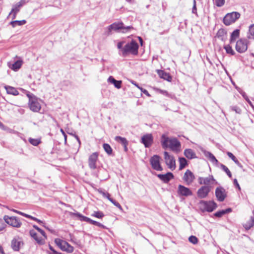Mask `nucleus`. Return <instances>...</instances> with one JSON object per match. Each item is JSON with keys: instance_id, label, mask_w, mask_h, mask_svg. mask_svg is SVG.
<instances>
[{"instance_id": "f257e3e1", "label": "nucleus", "mask_w": 254, "mask_h": 254, "mask_svg": "<svg viewBox=\"0 0 254 254\" xmlns=\"http://www.w3.org/2000/svg\"><path fill=\"white\" fill-rule=\"evenodd\" d=\"M161 143L164 149L169 148L173 151H177L181 147V143L176 138H170L165 134L161 136Z\"/></svg>"}, {"instance_id": "f03ea898", "label": "nucleus", "mask_w": 254, "mask_h": 254, "mask_svg": "<svg viewBox=\"0 0 254 254\" xmlns=\"http://www.w3.org/2000/svg\"><path fill=\"white\" fill-rule=\"evenodd\" d=\"M26 96L29 99L28 105L30 110L33 112H39L43 101L29 92L26 94Z\"/></svg>"}, {"instance_id": "7ed1b4c3", "label": "nucleus", "mask_w": 254, "mask_h": 254, "mask_svg": "<svg viewBox=\"0 0 254 254\" xmlns=\"http://www.w3.org/2000/svg\"><path fill=\"white\" fill-rule=\"evenodd\" d=\"M138 45L135 41L126 44L122 49V55L123 57H126L127 55L131 54L137 55L138 53Z\"/></svg>"}, {"instance_id": "20e7f679", "label": "nucleus", "mask_w": 254, "mask_h": 254, "mask_svg": "<svg viewBox=\"0 0 254 254\" xmlns=\"http://www.w3.org/2000/svg\"><path fill=\"white\" fill-rule=\"evenodd\" d=\"M133 27L130 26H124L123 22H115L108 27V34H110L112 31L121 30L122 33L128 32Z\"/></svg>"}, {"instance_id": "39448f33", "label": "nucleus", "mask_w": 254, "mask_h": 254, "mask_svg": "<svg viewBox=\"0 0 254 254\" xmlns=\"http://www.w3.org/2000/svg\"><path fill=\"white\" fill-rule=\"evenodd\" d=\"M240 17L238 12H232L227 13L223 18V23L226 26H229L234 23Z\"/></svg>"}, {"instance_id": "423d86ee", "label": "nucleus", "mask_w": 254, "mask_h": 254, "mask_svg": "<svg viewBox=\"0 0 254 254\" xmlns=\"http://www.w3.org/2000/svg\"><path fill=\"white\" fill-rule=\"evenodd\" d=\"M56 244L61 249V250L68 253H72L73 251V247L67 242L59 238L55 240Z\"/></svg>"}, {"instance_id": "0eeeda50", "label": "nucleus", "mask_w": 254, "mask_h": 254, "mask_svg": "<svg viewBox=\"0 0 254 254\" xmlns=\"http://www.w3.org/2000/svg\"><path fill=\"white\" fill-rule=\"evenodd\" d=\"M71 215L75 216L79 218V219L81 221H85L89 223L90 224L97 226L99 227L103 228H104L105 227L101 223L97 222L96 221L93 220L91 219L90 218L87 217L86 216H83L81 214H80L79 213H70Z\"/></svg>"}, {"instance_id": "6e6552de", "label": "nucleus", "mask_w": 254, "mask_h": 254, "mask_svg": "<svg viewBox=\"0 0 254 254\" xmlns=\"http://www.w3.org/2000/svg\"><path fill=\"white\" fill-rule=\"evenodd\" d=\"M3 219L5 223L12 227L19 228L21 225V222L19 219L16 217H9L8 216L5 215L3 217Z\"/></svg>"}, {"instance_id": "1a4fd4ad", "label": "nucleus", "mask_w": 254, "mask_h": 254, "mask_svg": "<svg viewBox=\"0 0 254 254\" xmlns=\"http://www.w3.org/2000/svg\"><path fill=\"white\" fill-rule=\"evenodd\" d=\"M164 159L165 163L168 167L171 170H174L176 168V162L174 157L169 154L167 152H164Z\"/></svg>"}, {"instance_id": "9d476101", "label": "nucleus", "mask_w": 254, "mask_h": 254, "mask_svg": "<svg viewBox=\"0 0 254 254\" xmlns=\"http://www.w3.org/2000/svg\"><path fill=\"white\" fill-rule=\"evenodd\" d=\"M248 49V43L246 39H241L239 40L236 45V51L240 53H243L247 51Z\"/></svg>"}, {"instance_id": "9b49d317", "label": "nucleus", "mask_w": 254, "mask_h": 254, "mask_svg": "<svg viewBox=\"0 0 254 254\" xmlns=\"http://www.w3.org/2000/svg\"><path fill=\"white\" fill-rule=\"evenodd\" d=\"M215 195L218 201L222 202L226 198L227 193L224 188L222 187H219L215 190Z\"/></svg>"}, {"instance_id": "f8f14e48", "label": "nucleus", "mask_w": 254, "mask_h": 254, "mask_svg": "<svg viewBox=\"0 0 254 254\" xmlns=\"http://www.w3.org/2000/svg\"><path fill=\"white\" fill-rule=\"evenodd\" d=\"M160 157L157 155H153L150 160L152 167L156 171H162L163 168L160 164Z\"/></svg>"}, {"instance_id": "ddd939ff", "label": "nucleus", "mask_w": 254, "mask_h": 254, "mask_svg": "<svg viewBox=\"0 0 254 254\" xmlns=\"http://www.w3.org/2000/svg\"><path fill=\"white\" fill-rule=\"evenodd\" d=\"M25 0H21L14 5H13L12 8L9 13V15H12V19H14L16 18L17 13L19 11L21 6L25 3Z\"/></svg>"}, {"instance_id": "4468645a", "label": "nucleus", "mask_w": 254, "mask_h": 254, "mask_svg": "<svg viewBox=\"0 0 254 254\" xmlns=\"http://www.w3.org/2000/svg\"><path fill=\"white\" fill-rule=\"evenodd\" d=\"M30 234L37 243L40 245L44 244L45 240L47 239L46 235H41L40 234L36 233L34 230H31Z\"/></svg>"}, {"instance_id": "2eb2a0df", "label": "nucleus", "mask_w": 254, "mask_h": 254, "mask_svg": "<svg viewBox=\"0 0 254 254\" xmlns=\"http://www.w3.org/2000/svg\"><path fill=\"white\" fill-rule=\"evenodd\" d=\"M195 179L192 172L190 170H187L183 177V179L187 185L191 184Z\"/></svg>"}, {"instance_id": "dca6fc26", "label": "nucleus", "mask_w": 254, "mask_h": 254, "mask_svg": "<svg viewBox=\"0 0 254 254\" xmlns=\"http://www.w3.org/2000/svg\"><path fill=\"white\" fill-rule=\"evenodd\" d=\"M98 157V154L97 152H94L90 155L88 159V165L90 169H95L96 168Z\"/></svg>"}, {"instance_id": "f3484780", "label": "nucleus", "mask_w": 254, "mask_h": 254, "mask_svg": "<svg viewBox=\"0 0 254 254\" xmlns=\"http://www.w3.org/2000/svg\"><path fill=\"white\" fill-rule=\"evenodd\" d=\"M178 193L181 196H188L192 195L191 191L188 188L179 185L178 189Z\"/></svg>"}, {"instance_id": "a211bd4d", "label": "nucleus", "mask_w": 254, "mask_h": 254, "mask_svg": "<svg viewBox=\"0 0 254 254\" xmlns=\"http://www.w3.org/2000/svg\"><path fill=\"white\" fill-rule=\"evenodd\" d=\"M153 142V136L151 134H147L141 137V143L145 147H149Z\"/></svg>"}, {"instance_id": "6ab92c4d", "label": "nucleus", "mask_w": 254, "mask_h": 254, "mask_svg": "<svg viewBox=\"0 0 254 254\" xmlns=\"http://www.w3.org/2000/svg\"><path fill=\"white\" fill-rule=\"evenodd\" d=\"M100 193L103 195V197L107 198L110 202H111L115 206L118 207L120 210H122L123 208L119 203L116 202L113 198L110 197V195L108 192H105L103 191H100Z\"/></svg>"}, {"instance_id": "aec40b11", "label": "nucleus", "mask_w": 254, "mask_h": 254, "mask_svg": "<svg viewBox=\"0 0 254 254\" xmlns=\"http://www.w3.org/2000/svg\"><path fill=\"white\" fill-rule=\"evenodd\" d=\"M157 177L164 183H168L173 178L174 176L172 173H167L166 174H158Z\"/></svg>"}, {"instance_id": "412c9836", "label": "nucleus", "mask_w": 254, "mask_h": 254, "mask_svg": "<svg viewBox=\"0 0 254 254\" xmlns=\"http://www.w3.org/2000/svg\"><path fill=\"white\" fill-rule=\"evenodd\" d=\"M216 37L222 41H225L227 39V32L223 29H220L216 34Z\"/></svg>"}, {"instance_id": "4be33fe9", "label": "nucleus", "mask_w": 254, "mask_h": 254, "mask_svg": "<svg viewBox=\"0 0 254 254\" xmlns=\"http://www.w3.org/2000/svg\"><path fill=\"white\" fill-rule=\"evenodd\" d=\"M115 139L117 142L121 143L124 146V149L126 151L127 150V146L128 145V141L126 138L120 136H117L115 137Z\"/></svg>"}, {"instance_id": "5701e85b", "label": "nucleus", "mask_w": 254, "mask_h": 254, "mask_svg": "<svg viewBox=\"0 0 254 254\" xmlns=\"http://www.w3.org/2000/svg\"><path fill=\"white\" fill-rule=\"evenodd\" d=\"M4 88L5 89L7 93L8 94H11L14 96H16L19 94L18 91L13 87L6 85L4 86Z\"/></svg>"}, {"instance_id": "b1692460", "label": "nucleus", "mask_w": 254, "mask_h": 254, "mask_svg": "<svg viewBox=\"0 0 254 254\" xmlns=\"http://www.w3.org/2000/svg\"><path fill=\"white\" fill-rule=\"evenodd\" d=\"M108 81L109 82L113 84L115 87L118 89H120L121 88L122 81L120 80H116L113 77L110 76L108 79Z\"/></svg>"}, {"instance_id": "393cba45", "label": "nucleus", "mask_w": 254, "mask_h": 254, "mask_svg": "<svg viewBox=\"0 0 254 254\" xmlns=\"http://www.w3.org/2000/svg\"><path fill=\"white\" fill-rule=\"evenodd\" d=\"M253 214L254 216H252L250 220L244 225V228L247 230H250L252 227L254 226V210L253 211Z\"/></svg>"}, {"instance_id": "a878e982", "label": "nucleus", "mask_w": 254, "mask_h": 254, "mask_svg": "<svg viewBox=\"0 0 254 254\" xmlns=\"http://www.w3.org/2000/svg\"><path fill=\"white\" fill-rule=\"evenodd\" d=\"M184 155L188 159H191L195 157V152L191 149H186L184 151Z\"/></svg>"}, {"instance_id": "bb28decb", "label": "nucleus", "mask_w": 254, "mask_h": 254, "mask_svg": "<svg viewBox=\"0 0 254 254\" xmlns=\"http://www.w3.org/2000/svg\"><path fill=\"white\" fill-rule=\"evenodd\" d=\"M158 73L161 78L165 80H166L168 81H170L172 80V77L170 74L163 70H159L158 71Z\"/></svg>"}, {"instance_id": "cd10ccee", "label": "nucleus", "mask_w": 254, "mask_h": 254, "mask_svg": "<svg viewBox=\"0 0 254 254\" xmlns=\"http://www.w3.org/2000/svg\"><path fill=\"white\" fill-rule=\"evenodd\" d=\"M197 196L200 198H204L206 196V187H201L197 191Z\"/></svg>"}, {"instance_id": "c85d7f7f", "label": "nucleus", "mask_w": 254, "mask_h": 254, "mask_svg": "<svg viewBox=\"0 0 254 254\" xmlns=\"http://www.w3.org/2000/svg\"><path fill=\"white\" fill-rule=\"evenodd\" d=\"M21 242L16 239H13L11 242V247L14 251H18L21 246Z\"/></svg>"}, {"instance_id": "c756f323", "label": "nucleus", "mask_w": 254, "mask_h": 254, "mask_svg": "<svg viewBox=\"0 0 254 254\" xmlns=\"http://www.w3.org/2000/svg\"><path fill=\"white\" fill-rule=\"evenodd\" d=\"M232 211V209L230 208H228L225 210H222L218 211L214 213V216L217 217H221L223 215L225 214L228 213Z\"/></svg>"}, {"instance_id": "7c9ffc66", "label": "nucleus", "mask_w": 254, "mask_h": 254, "mask_svg": "<svg viewBox=\"0 0 254 254\" xmlns=\"http://www.w3.org/2000/svg\"><path fill=\"white\" fill-rule=\"evenodd\" d=\"M217 207V204L213 201H207V212H212Z\"/></svg>"}, {"instance_id": "2f4dec72", "label": "nucleus", "mask_w": 254, "mask_h": 254, "mask_svg": "<svg viewBox=\"0 0 254 254\" xmlns=\"http://www.w3.org/2000/svg\"><path fill=\"white\" fill-rule=\"evenodd\" d=\"M22 64V61L21 60H18L15 62L14 64H13L10 67L11 69L17 71L18 70L21 66Z\"/></svg>"}, {"instance_id": "473e14b6", "label": "nucleus", "mask_w": 254, "mask_h": 254, "mask_svg": "<svg viewBox=\"0 0 254 254\" xmlns=\"http://www.w3.org/2000/svg\"><path fill=\"white\" fill-rule=\"evenodd\" d=\"M240 34V30L239 29L235 30L231 34L230 38V43L234 42L236 39L239 37Z\"/></svg>"}, {"instance_id": "72a5a7b5", "label": "nucleus", "mask_w": 254, "mask_h": 254, "mask_svg": "<svg viewBox=\"0 0 254 254\" xmlns=\"http://www.w3.org/2000/svg\"><path fill=\"white\" fill-rule=\"evenodd\" d=\"M217 184V182L214 179L213 176H209L207 177V192L209 191L208 185H215Z\"/></svg>"}, {"instance_id": "f704fd0d", "label": "nucleus", "mask_w": 254, "mask_h": 254, "mask_svg": "<svg viewBox=\"0 0 254 254\" xmlns=\"http://www.w3.org/2000/svg\"><path fill=\"white\" fill-rule=\"evenodd\" d=\"M26 23V21L25 20H20V21H19V20L12 21L10 22V24L13 27H15L16 25H19V26L23 25L25 24Z\"/></svg>"}, {"instance_id": "c9c22d12", "label": "nucleus", "mask_w": 254, "mask_h": 254, "mask_svg": "<svg viewBox=\"0 0 254 254\" xmlns=\"http://www.w3.org/2000/svg\"><path fill=\"white\" fill-rule=\"evenodd\" d=\"M247 38L249 39L254 38V24L249 27V32L248 34Z\"/></svg>"}, {"instance_id": "e433bc0d", "label": "nucleus", "mask_w": 254, "mask_h": 254, "mask_svg": "<svg viewBox=\"0 0 254 254\" xmlns=\"http://www.w3.org/2000/svg\"><path fill=\"white\" fill-rule=\"evenodd\" d=\"M179 163V169L182 170L187 165V161L185 158H180Z\"/></svg>"}, {"instance_id": "4c0bfd02", "label": "nucleus", "mask_w": 254, "mask_h": 254, "mask_svg": "<svg viewBox=\"0 0 254 254\" xmlns=\"http://www.w3.org/2000/svg\"><path fill=\"white\" fill-rule=\"evenodd\" d=\"M207 157H209L210 161L214 164L216 165L218 163V160L210 152H207Z\"/></svg>"}, {"instance_id": "58836bf2", "label": "nucleus", "mask_w": 254, "mask_h": 254, "mask_svg": "<svg viewBox=\"0 0 254 254\" xmlns=\"http://www.w3.org/2000/svg\"><path fill=\"white\" fill-rule=\"evenodd\" d=\"M224 48L226 50L227 54L231 55H234L235 54V51L232 49V47L229 45H226L224 47Z\"/></svg>"}, {"instance_id": "ea45409f", "label": "nucleus", "mask_w": 254, "mask_h": 254, "mask_svg": "<svg viewBox=\"0 0 254 254\" xmlns=\"http://www.w3.org/2000/svg\"><path fill=\"white\" fill-rule=\"evenodd\" d=\"M227 155L229 158H230L237 165L240 166L241 164L238 160V159L236 158V157L231 152H228L227 153Z\"/></svg>"}, {"instance_id": "a19ab883", "label": "nucleus", "mask_w": 254, "mask_h": 254, "mask_svg": "<svg viewBox=\"0 0 254 254\" xmlns=\"http://www.w3.org/2000/svg\"><path fill=\"white\" fill-rule=\"evenodd\" d=\"M91 216L101 219L104 217V214L101 211H94L93 213L91 214Z\"/></svg>"}, {"instance_id": "79ce46f5", "label": "nucleus", "mask_w": 254, "mask_h": 254, "mask_svg": "<svg viewBox=\"0 0 254 254\" xmlns=\"http://www.w3.org/2000/svg\"><path fill=\"white\" fill-rule=\"evenodd\" d=\"M221 168L227 174L229 178H232V174L227 166L223 164H221Z\"/></svg>"}, {"instance_id": "37998d69", "label": "nucleus", "mask_w": 254, "mask_h": 254, "mask_svg": "<svg viewBox=\"0 0 254 254\" xmlns=\"http://www.w3.org/2000/svg\"><path fill=\"white\" fill-rule=\"evenodd\" d=\"M199 207L203 211H206V202L205 201H201L199 203Z\"/></svg>"}, {"instance_id": "c03bdc74", "label": "nucleus", "mask_w": 254, "mask_h": 254, "mask_svg": "<svg viewBox=\"0 0 254 254\" xmlns=\"http://www.w3.org/2000/svg\"><path fill=\"white\" fill-rule=\"evenodd\" d=\"M213 3L218 7L222 6L225 3V0H213Z\"/></svg>"}, {"instance_id": "a18cd8bd", "label": "nucleus", "mask_w": 254, "mask_h": 254, "mask_svg": "<svg viewBox=\"0 0 254 254\" xmlns=\"http://www.w3.org/2000/svg\"><path fill=\"white\" fill-rule=\"evenodd\" d=\"M103 148L105 151L108 154H111L112 152V149L108 144H104Z\"/></svg>"}, {"instance_id": "49530a36", "label": "nucleus", "mask_w": 254, "mask_h": 254, "mask_svg": "<svg viewBox=\"0 0 254 254\" xmlns=\"http://www.w3.org/2000/svg\"><path fill=\"white\" fill-rule=\"evenodd\" d=\"M29 141L31 144H32L34 146L38 145L40 142V141L39 139H34V138H29Z\"/></svg>"}, {"instance_id": "de8ad7c7", "label": "nucleus", "mask_w": 254, "mask_h": 254, "mask_svg": "<svg viewBox=\"0 0 254 254\" xmlns=\"http://www.w3.org/2000/svg\"><path fill=\"white\" fill-rule=\"evenodd\" d=\"M189 241L190 243L193 244H196L198 242V239L197 238L194 236H191L189 238Z\"/></svg>"}, {"instance_id": "09e8293b", "label": "nucleus", "mask_w": 254, "mask_h": 254, "mask_svg": "<svg viewBox=\"0 0 254 254\" xmlns=\"http://www.w3.org/2000/svg\"><path fill=\"white\" fill-rule=\"evenodd\" d=\"M231 109L232 111L236 112L237 114H241V109L237 106H231Z\"/></svg>"}, {"instance_id": "8fccbe9b", "label": "nucleus", "mask_w": 254, "mask_h": 254, "mask_svg": "<svg viewBox=\"0 0 254 254\" xmlns=\"http://www.w3.org/2000/svg\"><path fill=\"white\" fill-rule=\"evenodd\" d=\"M198 182L200 185H205L206 184V178L199 177L198 179Z\"/></svg>"}, {"instance_id": "3c124183", "label": "nucleus", "mask_w": 254, "mask_h": 254, "mask_svg": "<svg viewBox=\"0 0 254 254\" xmlns=\"http://www.w3.org/2000/svg\"><path fill=\"white\" fill-rule=\"evenodd\" d=\"M33 227L38 231L39 234H40L41 235H46L45 232L41 229L39 228L38 226L34 225Z\"/></svg>"}, {"instance_id": "603ef678", "label": "nucleus", "mask_w": 254, "mask_h": 254, "mask_svg": "<svg viewBox=\"0 0 254 254\" xmlns=\"http://www.w3.org/2000/svg\"><path fill=\"white\" fill-rule=\"evenodd\" d=\"M5 226V224L3 222V220L0 219V231H2Z\"/></svg>"}, {"instance_id": "864d4df0", "label": "nucleus", "mask_w": 254, "mask_h": 254, "mask_svg": "<svg viewBox=\"0 0 254 254\" xmlns=\"http://www.w3.org/2000/svg\"><path fill=\"white\" fill-rule=\"evenodd\" d=\"M124 43H125V42L122 41V42H119L117 44V48L119 49H120L121 52H122V49L123 48L122 47Z\"/></svg>"}, {"instance_id": "5fc2aeb1", "label": "nucleus", "mask_w": 254, "mask_h": 254, "mask_svg": "<svg viewBox=\"0 0 254 254\" xmlns=\"http://www.w3.org/2000/svg\"><path fill=\"white\" fill-rule=\"evenodd\" d=\"M234 185L237 187L239 190H241V187L237 181V180L236 179H235L234 180Z\"/></svg>"}, {"instance_id": "6e6d98bb", "label": "nucleus", "mask_w": 254, "mask_h": 254, "mask_svg": "<svg viewBox=\"0 0 254 254\" xmlns=\"http://www.w3.org/2000/svg\"><path fill=\"white\" fill-rule=\"evenodd\" d=\"M24 216L26 217V218H30L33 220H34V221H36L37 220V218L34 217H33L30 215H28V214H25L24 213Z\"/></svg>"}, {"instance_id": "4d7b16f0", "label": "nucleus", "mask_w": 254, "mask_h": 254, "mask_svg": "<svg viewBox=\"0 0 254 254\" xmlns=\"http://www.w3.org/2000/svg\"><path fill=\"white\" fill-rule=\"evenodd\" d=\"M11 211L16 213H17L19 215H21L22 216H24V213H23L21 211H18L17 210H15V209H10Z\"/></svg>"}, {"instance_id": "13d9d810", "label": "nucleus", "mask_w": 254, "mask_h": 254, "mask_svg": "<svg viewBox=\"0 0 254 254\" xmlns=\"http://www.w3.org/2000/svg\"><path fill=\"white\" fill-rule=\"evenodd\" d=\"M196 11V3H195V0H194V1H193V5L192 9V12L193 13H195Z\"/></svg>"}, {"instance_id": "bf43d9fd", "label": "nucleus", "mask_w": 254, "mask_h": 254, "mask_svg": "<svg viewBox=\"0 0 254 254\" xmlns=\"http://www.w3.org/2000/svg\"><path fill=\"white\" fill-rule=\"evenodd\" d=\"M141 91L144 93L145 95H146L147 96H150V94H149L148 92L146 89H143V88H140Z\"/></svg>"}, {"instance_id": "052dcab7", "label": "nucleus", "mask_w": 254, "mask_h": 254, "mask_svg": "<svg viewBox=\"0 0 254 254\" xmlns=\"http://www.w3.org/2000/svg\"><path fill=\"white\" fill-rule=\"evenodd\" d=\"M241 94L242 95V96L245 98V99L246 100H247L248 98V97L247 96V95H246V93L243 91V92H241Z\"/></svg>"}, {"instance_id": "680f3d73", "label": "nucleus", "mask_w": 254, "mask_h": 254, "mask_svg": "<svg viewBox=\"0 0 254 254\" xmlns=\"http://www.w3.org/2000/svg\"><path fill=\"white\" fill-rule=\"evenodd\" d=\"M160 92L161 93H162V94L164 95H166V96H168V93L166 91H165V90H161L160 91Z\"/></svg>"}, {"instance_id": "e2e57ef3", "label": "nucleus", "mask_w": 254, "mask_h": 254, "mask_svg": "<svg viewBox=\"0 0 254 254\" xmlns=\"http://www.w3.org/2000/svg\"><path fill=\"white\" fill-rule=\"evenodd\" d=\"M246 101L248 102V103L250 104V105L254 109V105H253L252 102L250 100V99L249 98L247 99V100H246Z\"/></svg>"}, {"instance_id": "0e129e2a", "label": "nucleus", "mask_w": 254, "mask_h": 254, "mask_svg": "<svg viewBox=\"0 0 254 254\" xmlns=\"http://www.w3.org/2000/svg\"><path fill=\"white\" fill-rule=\"evenodd\" d=\"M0 254H5L1 246H0Z\"/></svg>"}, {"instance_id": "69168bd1", "label": "nucleus", "mask_w": 254, "mask_h": 254, "mask_svg": "<svg viewBox=\"0 0 254 254\" xmlns=\"http://www.w3.org/2000/svg\"><path fill=\"white\" fill-rule=\"evenodd\" d=\"M132 84H133L135 86H136L137 88H138L139 89H140V88H141V87H140L135 82H132Z\"/></svg>"}, {"instance_id": "338daca9", "label": "nucleus", "mask_w": 254, "mask_h": 254, "mask_svg": "<svg viewBox=\"0 0 254 254\" xmlns=\"http://www.w3.org/2000/svg\"><path fill=\"white\" fill-rule=\"evenodd\" d=\"M36 221L38 223H40V224H43V222L42 221H41L40 220H39V219H38L37 218V220H36Z\"/></svg>"}, {"instance_id": "774afa93", "label": "nucleus", "mask_w": 254, "mask_h": 254, "mask_svg": "<svg viewBox=\"0 0 254 254\" xmlns=\"http://www.w3.org/2000/svg\"><path fill=\"white\" fill-rule=\"evenodd\" d=\"M236 88H237V89L238 91L240 94H241V92H243V91L241 88H237V87Z\"/></svg>"}]
</instances>
